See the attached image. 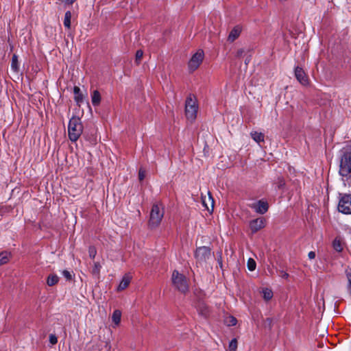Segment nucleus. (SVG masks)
I'll return each instance as SVG.
<instances>
[{"label": "nucleus", "instance_id": "nucleus-1", "mask_svg": "<svg viewBox=\"0 0 351 351\" xmlns=\"http://www.w3.org/2000/svg\"><path fill=\"white\" fill-rule=\"evenodd\" d=\"M82 132L83 125L82 123L81 119L76 116L72 117L69 120L68 125L69 138L71 141L75 142L82 135Z\"/></svg>", "mask_w": 351, "mask_h": 351}, {"label": "nucleus", "instance_id": "nucleus-2", "mask_svg": "<svg viewBox=\"0 0 351 351\" xmlns=\"http://www.w3.org/2000/svg\"><path fill=\"white\" fill-rule=\"evenodd\" d=\"M163 216V208H160L158 204H154L150 212L149 226L151 228H155L158 227L160 225Z\"/></svg>", "mask_w": 351, "mask_h": 351}, {"label": "nucleus", "instance_id": "nucleus-3", "mask_svg": "<svg viewBox=\"0 0 351 351\" xmlns=\"http://www.w3.org/2000/svg\"><path fill=\"white\" fill-rule=\"evenodd\" d=\"M194 256L196 264L201 266L206 265L208 260L211 257V249L208 246H201L196 248Z\"/></svg>", "mask_w": 351, "mask_h": 351}, {"label": "nucleus", "instance_id": "nucleus-4", "mask_svg": "<svg viewBox=\"0 0 351 351\" xmlns=\"http://www.w3.org/2000/svg\"><path fill=\"white\" fill-rule=\"evenodd\" d=\"M172 282L179 291L184 293L188 291L189 285L186 277L176 270L172 274Z\"/></svg>", "mask_w": 351, "mask_h": 351}, {"label": "nucleus", "instance_id": "nucleus-5", "mask_svg": "<svg viewBox=\"0 0 351 351\" xmlns=\"http://www.w3.org/2000/svg\"><path fill=\"white\" fill-rule=\"evenodd\" d=\"M351 173V149L346 151L341 156L339 173L346 177Z\"/></svg>", "mask_w": 351, "mask_h": 351}, {"label": "nucleus", "instance_id": "nucleus-6", "mask_svg": "<svg viewBox=\"0 0 351 351\" xmlns=\"http://www.w3.org/2000/svg\"><path fill=\"white\" fill-rule=\"evenodd\" d=\"M198 106L196 101L191 97H187L185 104V114L190 121H194L197 117Z\"/></svg>", "mask_w": 351, "mask_h": 351}, {"label": "nucleus", "instance_id": "nucleus-7", "mask_svg": "<svg viewBox=\"0 0 351 351\" xmlns=\"http://www.w3.org/2000/svg\"><path fill=\"white\" fill-rule=\"evenodd\" d=\"M337 208L340 213L346 215H351V195H342L339 199Z\"/></svg>", "mask_w": 351, "mask_h": 351}, {"label": "nucleus", "instance_id": "nucleus-8", "mask_svg": "<svg viewBox=\"0 0 351 351\" xmlns=\"http://www.w3.org/2000/svg\"><path fill=\"white\" fill-rule=\"evenodd\" d=\"M204 56V53L202 50H198L195 54H193L188 63L189 69L191 71H194L199 67L203 61Z\"/></svg>", "mask_w": 351, "mask_h": 351}, {"label": "nucleus", "instance_id": "nucleus-9", "mask_svg": "<svg viewBox=\"0 0 351 351\" xmlns=\"http://www.w3.org/2000/svg\"><path fill=\"white\" fill-rule=\"evenodd\" d=\"M295 76L298 81L303 86L308 84V78L304 71L300 66H296L294 70Z\"/></svg>", "mask_w": 351, "mask_h": 351}, {"label": "nucleus", "instance_id": "nucleus-10", "mask_svg": "<svg viewBox=\"0 0 351 351\" xmlns=\"http://www.w3.org/2000/svg\"><path fill=\"white\" fill-rule=\"evenodd\" d=\"M265 226V220L263 217L257 218L250 222V228L252 233H255L263 228Z\"/></svg>", "mask_w": 351, "mask_h": 351}, {"label": "nucleus", "instance_id": "nucleus-11", "mask_svg": "<svg viewBox=\"0 0 351 351\" xmlns=\"http://www.w3.org/2000/svg\"><path fill=\"white\" fill-rule=\"evenodd\" d=\"M202 203L204 207L208 211H213L214 208V199L210 192H208V196L202 195Z\"/></svg>", "mask_w": 351, "mask_h": 351}, {"label": "nucleus", "instance_id": "nucleus-12", "mask_svg": "<svg viewBox=\"0 0 351 351\" xmlns=\"http://www.w3.org/2000/svg\"><path fill=\"white\" fill-rule=\"evenodd\" d=\"M251 208L258 213L265 214L268 210L269 206L267 202L259 200L252 204Z\"/></svg>", "mask_w": 351, "mask_h": 351}, {"label": "nucleus", "instance_id": "nucleus-13", "mask_svg": "<svg viewBox=\"0 0 351 351\" xmlns=\"http://www.w3.org/2000/svg\"><path fill=\"white\" fill-rule=\"evenodd\" d=\"M242 31V28L239 25H237L233 27V29L230 31L229 36L228 37V40L230 43L234 42L236 39L239 38Z\"/></svg>", "mask_w": 351, "mask_h": 351}, {"label": "nucleus", "instance_id": "nucleus-14", "mask_svg": "<svg viewBox=\"0 0 351 351\" xmlns=\"http://www.w3.org/2000/svg\"><path fill=\"white\" fill-rule=\"evenodd\" d=\"M74 99L78 106L84 101V95L81 92L80 87L75 86L73 88Z\"/></svg>", "mask_w": 351, "mask_h": 351}, {"label": "nucleus", "instance_id": "nucleus-15", "mask_svg": "<svg viewBox=\"0 0 351 351\" xmlns=\"http://www.w3.org/2000/svg\"><path fill=\"white\" fill-rule=\"evenodd\" d=\"M197 310L199 314L204 317H206L209 314V309L206 304L204 302H199Z\"/></svg>", "mask_w": 351, "mask_h": 351}, {"label": "nucleus", "instance_id": "nucleus-16", "mask_svg": "<svg viewBox=\"0 0 351 351\" xmlns=\"http://www.w3.org/2000/svg\"><path fill=\"white\" fill-rule=\"evenodd\" d=\"M91 101L94 106H97L101 102V95L97 90L93 91L91 94Z\"/></svg>", "mask_w": 351, "mask_h": 351}, {"label": "nucleus", "instance_id": "nucleus-17", "mask_svg": "<svg viewBox=\"0 0 351 351\" xmlns=\"http://www.w3.org/2000/svg\"><path fill=\"white\" fill-rule=\"evenodd\" d=\"M11 69L15 73H18L19 71V62L18 56L16 54H13L12 57Z\"/></svg>", "mask_w": 351, "mask_h": 351}, {"label": "nucleus", "instance_id": "nucleus-18", "mask_svg": "<svg viewBox=\"0 0 351 351\" xmlns=\"http://www.w3.org/2000/svg\"><path fill=\"white\" fill-rule=\"evenodd\" d=\"M250 136L252 138V139L258 143L264 142L265 136L262 132H258L256 131H254L250 133Z\"/></svg>", "mask_w": 351, "mask_h": 351}, {"label": "nucleus", "instance_id": "nucleus-19", "mask_svg": "<svg viewBox=\"0 0 351 351\" xmlns=\"http://www.w3.org/2000/svg\"><path fill=\"white\" fill-rule=\"evenodd\" d=\"M131 278L128 275H125L123 277L121 282L119 285L118 290H123L129 285Z\"/></svg>", "mask_w": 351, "mask_h": 351}, {"label": "nucleus", "instance_id": "nucleus-20", "mask_svg": "<svg viewBox=\"0 0 351 351\" xmlns=\"http://www.w3.org/2000/svg\"><path fill=\"white\" fill-rule=\"evenodd\" d=\"M11 258L10 252L8 251H3L0 253V265L7 263Z\"/></svg>", "mask_w": 351, "mask_h": 351}, {"label": "nucleus", "instance_id": "nucleus-21", "mask_svg": "<svg viewBox=\"0 0 351 351\" xmlns=\"http://www.w3.org/2000/svg\"><path fill=\"white\" fill-rule=\"evenodd\" d=\"M59 278L56 274H50L47 279V284L49 286H53L58 283Z\"/></svg>", "mask_w": 351, "mask_h": 351}, {"label": "nucleus", "instance_id": "nucleus-22", "mask_svg": "<svg viewBox=\"0 0 351 351\" xmlns=\"http://www.w3.org/2000/svg\"><path fill=\"white\" fill-rule=\"evenodd\" d=\"M71 16H72V14H71V11H66L65 12L64 19V25L67 29L71 28Z\"/></svg>", "mask_w": 351, "mask_h": 351}, {"label": "nucleus", "instance_id": "nucleus-23", "mask_svg": "<svg viewBox=\"0 0 351 351\" xmlns=\"http://www.w3.org/2000/svg\"><path fill=\"white\" fill-rule=\"evenodd\" d=\"M121 312L119 310H115L112 316V322L118 325L121 322Z\"/></svg>", "mask_w": 351, "mask_h": 351}, {"label": "nucleus", "instance_id": "nucleus-24", "mask_svg": "<svg viewBox=\"0 0 351 351\" xmlns=\"http://www.w3.org/2000/svg\"><path fill=\"white\" fill-rule=\"evenodd\" d=\"M263 298L266 301H268L272 298L273 292L271 289H269L268 288H265V289H263Z\"/></svg>", "mask_w": 351, "mask_h": 351}, {"label": "nucleus", "instance_id": "nucleus-25", "mask_svg": "<svg viewBox=\"0 0 351 351\" xmlns=\"http://www.w3.org/2000/svg\"><path fill=\"white\" fill-rule=\"evenodd\" d=\"M101 268V265H100V263L99 262H95L92 269V274L94 276L99 277Z\"/></svg>", "mask_w": 351, "mask_h": 351}, {"label": "nucleus", "instance_id": "nucleus-26", "mask_svg": "<svg viewBox=\"0 0 351 351\" xmlns=\"http://www.w3.org/2000/svg\"><path fill=\"white\" fill-rule=\"evenodd\" d=\"M332 246L333 248L338 252H341L343 250L341 243L339 239H335L332 242Z\"/></svg>", "mask_w": 351, "mask_h": 351}, {"label": "nucleus", "instance_id": "nucleus-27", "mask_svg": "<svg viewBox=\"0 0 351 351\" xmlns=\"http://www.w3.org/2000/svg\"><path fill=\"white\" fill-rule=\"evenodd\" d=\"M247 268L250 271H254L256 269V262L254 259L250 258L247 261Z\"/></svg>", "mask_w": 351, "mask_h": 351}, {"label": "nucleus", "instance_id": "nucleus-28", "mask_svg": "<svg viewBox=\"0 0 351 351\" xmlns=\"http://www.w3.org/2000/svg\"><path fill=\"white\" fill-rule=\"evenodd\" d=\"M237 348V341L233 339L229 343V351H236Z\"/></svg>", "mask_w": 351, "mask_h": 351}, {"label": "nucleus", "instance_id": "nucleus-29", "mask_svg": "<svg viewBox=\"0 0 351 351\" xmlns=\"http://www.w3.org/2000/svg\"><path fill=\"white\" fill-rule=\"evenodd\" d=\"M88 254L90 258H95L97 254V250L95 247L91 245L88 247Z\"/></svg>", "mask_w": 351, "mask_h": 351}, {"label": "nucleus", "instance_id": "nucleus-30", "mask_svg": "<svg viewBox=\"0 0 351 351\" xmlns=\"http://www.w3.org/2000/svg\"><path fill=\"white\" fill-rule=\"evenodd\" d=\"M143 52L142 50H138L136 52V62H137V64H139L141 58H143Z\"/></svg>", "mask_w": 351, "mask_h": 351}, {"label": "nucleus", "instance_id": "nucleus-31", "mask_svg": "<svg viewBox=\"0 0 351 351\" xmlns=\"http://www.w3.org/2000/svg\"><path fill=\"white\" fill-rule=\"evenodd\" d=\"M49 340L50 343H51L52 345H55L58 342V338L56 336V335H54V334L49 335Z\"/></svg>", "mask_w": 351, "mask_h": 351}, {"label": "nucleus", "instance_id": "nucleus-32", "mask_svg": "<svg viewBox=\"0 0 351 351\" xmlns=\"http://www.w3.org/2000/svg\"><path fill=\"white\" fill-rule=\"evenodd\" d=\"M145 177V171L141 168L138 171V179L140 181H142Z\"/></svg>", "mask_w": 351, "mask_h": 351}, {"label": "nucleus", "instance_id": "nucleus-33", "mask_svg": "<svg viewBox=\"0 0 351 351\" xmlns=\"http://www.w3.org/2000/svg\"><path fill=\"white\" fill-rule=\"evenodd\" d=\"M285 184L284 180L281 178H278V188L280 189L283 187Z\"/></svg>", "mask_w": 351, "mask_h": 351}, {"label": "nucleus", "instance_id": "nucleus-34", "mask_svg": "<svg viewBox=\"0 0 351 351\" xmlns=\"http://www.w3.org/2000/svg\"><path fill=\"white\" fill-rule=\"evenodd\" d=\"M62 274L63 276L67 279V280H71V273L67 271V270H64L62 271Z\"/></svg>", "mask_w": 351, "mask_h": 351}, {"label": "nucleus", "instance_id": "nucleus-35", "mask_svg": "<svg viewBox=\"0 0 351 351\" xmlns=\"http://www.w3.org/2000/svg\"><path fill=\"white\" fill-rule=\"evenodd\" d=\"M279 275L282 278H288V277L289 276L288 273H287L286 271H285L283 270L279 271Z\"/></svg>", "mask_w": 351, "mask_h": 351}, {"label": "nucleus", "instance_id": "nucleus-36", "mask_svg": "<svg viewBox=\"0 0 351 351\" xmlns=\"http://www.w3.org/2000/svg\"><path fill=\"white\" fill-rule=\"evenodd\" d=\"M308 256L310 259H313L315 257V253L313 251L308 252Z\"/></svg>", "mask_w": 351, "mask_h": 351}, {"label": "nucleus", "instance_id": "nucleus-37", "mask_svg": "<svg viewBox=\"0 0 351 351\" xmlns=\"http://www.w3.org/2000/svg\"><path fill=\"white\" fill-rule=\"evenodd\" d=\"M237 324V319L234 317H230V325L234 326Z\"/></svg>", "mask_w": 351, "mask_h": 351}, {"label": "nucleus", "instance_id": "nucleus-38", "mask_svg": "<svg viewBox=\"0 0 351 351\" xmlns=\"http://www.w3.org/2000/svg\"><path fill=\"white\" fill-rule=\"evenodd\" d=\"M62 2L72 4L76 0H60Z\"/></svg>", "mask_w": 351, "mask_h": 351}, {"label": "nucleus", "instance_id": "nucleus-39", "mask_svg": "<svg viewBox=\"0 0 351 351\" xmlns=\"http://www.w3.org/2000/svg\"><path fill=\"white\" fill-rule=\"evenodd\" d=\"M244 52L243 49H241L237 51V56L238 57H240L242 56L243 53Z\"/></svg>", "mask_w": 351, "mask_h": 351}, {"label": "nucleus", "instance_id": "nucleus-40", "mask_svg": "<svg viewBox=\"0 0 351 351\" xmlns=\"http://www.w3.org/2000/svg\"><path fill=\"white\" fill-rule=\"evenodd\" d=\"M217 261L219 263V266L222 267V260H221V256H219V258H217Z\"/></svg>", "mask_w": 351, "mask_h": 351}]
</instances>
